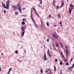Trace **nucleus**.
Instances as JSON below:
<instances>
[{"mask_svg":"<svg viewBox=\"0 0 74 74\" xmlns=\"http://www.w3.org/2000/svg\"><path fill=\"white\" fill-rule=\"evenodd\" d=\"M31 19H32V21H33V23H34V26L36 28H37V25H36V24L35 23V21H34V19L33 18V15H32V13L31 12Z\"/></svg>","mask_w":74,"mask_h":74,"instance_id":"obj_1","label":"nucleus"},{"mask_svg":"<svg viewBox=\"0 0 74 74\" xmlns=\"http://www.w3.org/2000/svg\"><path fill=\"white\" fill-rule=\"evenodd\" d=\"M9 3H10V1L8 0L6 1V6L7 9H8V8L9 7Z\"/></svg>","mask_w":74,"mask_h":74,"instance_id":"obj_2","label":"nucleus"},{"mask_svg":"<svg viewBox=\"0 0 74 74\" xmlns=\"http://www.w3.org/2000/svg\"><path fill=\"white\" fill-rule=\"evenodd\" d=\"M54 34H52V36L54 37L55 38H57L58 37H57V35H56V33L54 32Z\"/></svg>","mask_w":74,"mask_h":74,"instance_id":"obj_3","label":"nucleus"},{"mask_svg":"<svg viewBox=\"0 0 74 74\" xmlns=\"http://www.w3.org/2000/svg\"><path fill=\"white\" fill-rule=\"evenodd\" d=\"M47 58V56H46V55L45 54V53L44 58H43L44 60H48V58Z\"/></svg>","mask_w":74,"mask_h":74,"instance_id":"obj_4","label":"nucleus"},{"mask_svg":"<svg viewBox=\"0 0 74 74\" xmlns=\"http://www.w3.org/2000/svg\"><path fill=\"white\" fill-rule=\"evenodd\" d=\"M74 67V65H73L72 66H71V67H70L68 68V70H69V71H71V70L73 69V68Z\"/></svg>","mask_w":74,"mask_h":74,"instance_id":"obj_5","label":"nucleus"},{"mask_svg":"<svg viewBox=\"0 0 74 74\" xmlns=\"http://www.w3.org/2000/svg\"><path fill=\"white\" fill-rule=\"evenodd\" d=\"M2 7H3L4 8H7V6L6 7L5 6V4H4L3 3H2Z\"/></svg>","mask_w":74,"mask_h":74,"instance_id":"obj_6","label":"nucleus"},{"mask_svg":"<svg viewBox=\"0 0 74 74\" xmlns=\"http://www.w3.org/2000/svg\"><path fill=\"white\" fill-rule=\"evenodd\" d=\"M34 13L36 15V16H37L38 17H39L38 16V13H37V11H36V10H35L34 12Z\"/></svg>","mask_w":74,"mask_h":74,"instance_id":"obj_7","label":"nucleus"},{"mask_svg":"<svg viewBox=\"0 0 74 74\" xmlns=\"http://www.w3.org/2000/svg\"><path fill=\"white\" fill-rule=\"evenodd\" d=\"M66 58H68V56L67 55L69 53L68 52V51H67V49H66Z\"/></svg>","mask_w":74,"mask_h":74,"instance_id":"obj_8","label":"nucleus"},{"mask_svg":"<svg viewBox=\"0 0 74 74\" xmlns=\"http://www.w3.org/2000/svg\"><path fill=\"white\" fill-rule=\"evenodd\" d=\"M18 6V8H21V6L20 5V3H18L17 4Z\"/></svg>","mask_w":74,"mask_h":74,"instance_id":"obj_9","label":"nucleus"},{"mask_svg":"<svg viewBox=\"0 0 74 74\" xmlns=\"http://www.w3.org/2000/svg\"><path fill=\"white\" fill-rule=\"evenodd\" d=\"M40 27L41 28V29H42V30H44V25H40Z\"/></svg>","mask_w":74,"mask_h":74,"instance_id":"obj_10","label":"nucleus"},{"mask_svg":"<svg viewBox=\"0 0 74 74\" xmlns=\"http://www.w3.org/2000/svg\"><path fill=\"white\" fill-rule=\"evenodd\" d=\"M25 31H24L23 32L21 33V36L22 37H23V36H24V34H25Z\"/></svg>","mask_w":74,"mask_h":74,"instance_id":"obj_11","label":"nucleus"},{"mask_svg":"<svg viewBox=\"0 0 74 74\" xmlns=\"http://www.w3.org/2000/svg\"><path fill=\"white\" fill-rule=\"evenodd\" d=\"M71 11H72V10L70 8H69V13L70 14H71Z\"/></svg>","mask_w":74,"mask_h":74,"instance_id":"obj_12","label":"nucleus"},{"mask_svg":"<svg viewBox=\"0 0 74 74\" xmlns=\"http://www.w3.org/2000/svg\"><path fill=\"white\" fill-rule=\"evenodd\" d=\"M12 7L13 8V9L14 10H16V6H13Z\"/></svg>","mask_w":74,"mask_h":74,"instance_id":"obj_13","label":"nucleus"},{"mask_svg":"<svg viewBox=\"0 0 74 74\" xmlns=\"http://www.w3.org/2000/svg\"><path fill=\"white\" fill-rule=\"evenodd\" d=\"M21 29L22 31H24L25 30V28H24V27L22 26L21 27Z\"/></svg>","mask_w":74,"mask_h":74,"instance_id":"obj_14","label":"nucleus"},{"mask_svg":"<svg viewBox=\"0 0 74 74\" xmlns=\"http://www.w3.org/2000/svg\"><path fill=\"white\" fill-rule=\"evenodd\" d=\"M18 9L19 10V11L20 13H22V10H21V8H18Z\"/></svg>","mask_w":74,"mask_h":74,"instance_id":"obj_15","label":"nucleus"},{"mask_svg":"<svg viewBox=\"0 0 74 74\" xmlns=\"http://www.w3.org/2000/svg\"><path fill=\"white\" fill-rule=\"evenodd\" d=\"M21 23L22 24V25H25V21H23Z\"/></svg>","mask_w":74,"mask_h":74,"instance_id":"obj_16","label":"nucleus"},{"mask_svg":"<svg viewBox=\"0 0 74 74\" xmlns=\"http://www.w3.org/2000/svg\"><path fill=\"white\" fill-rule=\"evenodd\" d=\"M57 16H58V18H60V17H61V15H60V14H58Z\"/></svg>","mask_w":74,"mask_h":74,"instance_id":"obj_17","label":"nucleus"},{"mask_svg":"<svg viewBox=\"0 0 74 74\" xmlns=\"http://www.w3.org/2000/svg\"><path fill=\"white\" fill-rule=\"evenodd\" d=\"M64 60L65 63H66L67 62V59H64Z\"/></svg>","mask_w":74,"mask_h":74,"instance_id":"obj_18","label":"nucleus"},{"mask_svg":"<svg viewBox=\"0 0 74 74\" xmlns=\"http://www.w3.org/2000/svg\"><path fill=\"white\" fill-rule=\"evenodd\" d=\"M48 37H49V38H48L47 40V42H49V40L50 39V37H49V36H48Z\"/></svg>","mask_w":74,"mask_h":74,"instance_id":"obj_19","label":"nucleus"},{"mask_svg":"<svg viewBox=\"0 0 74 74\" xmlns=\"http://www.w3.org/2000/svg\"><path fill=\"white\" fill-rule=\"evenodd\" d=\"M56 47H58L59 46V44L58 42H57V43L56 44Z\"/></svg>","mask_w":74,"mask_h":74,"instance_id":"obj_20","label":"nucleus"},{"mask_svg":"<svg viewBox=\"0 0 74 74\" xmlns=\"http://www.w3.org/2000/svg\"><path fill=\"white\" fill-rule=\"evenodd\" d=\"M56 8L57 10H59V6H56Z\"/></svg>","mask_w":74,"mask_h":74,"instance_id":"obj_21","label":"nucleus"},{"mask_svg":"<svg viewBox=\"0 0 74 74\" xmlns=\"http://www.w3.org/2000/svg\"><path fill=\"white\" fill-rule=\"evenodd\" d=\"M46 24H47V26H49V22H47V23H46Z\"/></svg>","mask_w":74,"mask_h":74,"instance_id":"obj_22","label":"nucleus"},{"mask_svg":"<svg viewBox=\"0 0 74 74\" xmlns=\"http://www.w3.org/2000/svg\"><path fill=\"white\" fill-rule=\"evenodd\" d=\"M40 22L41 23L42 26H44V25H43V23H42V21H41V20H40Z\"/></svg>","mask_w":74,"mask_h":74,"instance_id":"obj_23","label":"nucleus"},{"mask_svg":"<svg viewBox=\"0 0 74 74\" xmlns=\"http://www.w3.org/2000/svg\"><path fill=\"white\" fill-rule=\"evenodd\" d=\"M61 4H62V5H64V3H63V1H62Z\"/></svg>","mask_w":74,"mask_h":74,"instance_id":"obj_24","label":"nucleus"},{"mask_svg":"<svg viewBox=\"0 0 74 74\" xmlns=\"http://www.w3.org/2000/svg\"><path fill=\"white\" fill-rule=\"evenodd\" d=\"M60 65H62V64H63V62H62V61H61V62H60Z\"/></svg>","mask_w":74,"mask_h":74,"instance_id":"obj_25","label":"nucleus"},{"mask_svg":"<svg viewBox=\"0 0 74 74\" xmlns=\"http://www.w3.org/2000/svg\"><path fill=\"white\" fill-rule=\"evenodd\" d=\"M40 73H43V71H42V69H41Z\"/></svg>","mask_w":74,"mask_h":74,"instance_id":"obj_26","label":"nucleus"},{"mask_svg":"<svg viewBox=\"0 0 74 74\" xmlns=\"http://www.w3.org/2000/svg\"><path fill=\"white\" fill-rule=\"evenodd\" d=\"M15 14L16 15H18V12H15Z\"/></svg>","mask_w":74,"mask_h":74,"instance_id":"obj_27","label":"nucleus"},{"mask_svg":"<svg viewBox=\"0 0 74 74\" xmlns=\"http://www.w3.org/2000/svg\"><path fill=\"white\" fill-rule=\"evenodd\" d=\"M54 71H55L56 70V66H54Z\"/></svg>","mask_w":74,"mask_h":74,"instance_id":"obj_28","label":"nucleus"},{"mask_svg":"<svg viewBox=\"0 0 74 74\" xmlns=\"http://www.w3.org/2000/svg\"><path fill=\"white\" fill-rule=\"evenodd\" d=\"M15 53H16L18 54V51H16Z\"/></svg>","mask_w":74,"mask_h":74,"instance_id":"obj_29","label":"nucleus"},{"mask_svg":"<svg viewBox=\"0 0 74 74\" xmlns=\"http://www.w3.org/2000/svg\"><path fill=\"white\" fill-rule=\"evenodd\" d=\"M38 7H39L40 8V7H41V6L40 5V4H38Z\"/></svg>","mask_w":74,"mask_h":74,"instance_id":"obj_30","label":"nucleus"},{"mask_svg":"<svg viewBox=\"0 0 74 74\" xmlns=\"http://www.w3.org/2000/svg\"><path fill=\"white\" fill-rule=\"evenodd\" d=\"M42 3V0H40V4H41Z\"/></svg>","mask_w":74,"mask_h":74,"instance_id":"obj_31","label":"nucleus"},{"mask_svg":"<svg viewBox=\"0 0 74 74\" xmlns=\"http://www.w3.org/2000/svg\"><path fill=\"white\" fill-rule=\"evenodd\" d=\"M61 55L63 58H64V55H63V54H62V55Z\"/></svg>","mask_w":74,"mask_h":74,"instance_id":"obj_32","label":"nucleus"},{"mask_svg":"<svg viewBox=\"0 0 74 74\" xmlns=\"http://www.w3.org/2000/svg\"><path fill=\"white\" fill-rule=\"evenodd\" d=\"M69 63H68V62H67L65 64V65H69Z\"/></svg>","mask_w":74,"mask_h":74,"instance_id":"obj_33","label":"nucleus"},{"mask_svg":"<svg viewBox=\"0 0 74 74\" xmlns=\"http://www.w3.org/2000/svg\"><path fill=\"white\" fill-rule=\"evenodd\" d=\"M55 60V61H56V62H58V59H56Z\"/></svg>","mask_w":74,"mask_h":74,"instance_id":"obj_34","label":"nucleus"},{"mask_svg":"<svg viewBox=\"0 0 74 74\" xmlns=\"http://www.w3.org/2000/svg\"><path fill=\"white\" fill-rule=\"evenodd\" d=\"M49 57H51V55L50 54H49Z\"/></svg>","mask_w":74,"mask_h":74,"instance_id":"obj_35","label":"nucleus"},{"mask_svg":"<svg viewBox=\"0 0 74 74\" xmlns=\"http://www.w3.org/2000/svg\"><path fill=\"white\" fill-rule=\"evenodd\" d=\"M60 25L61 26H62V22H60Z\"/></svg>","mask_w":74,"mask_h":74,"instance_id":"obj_36","label":"nucleus"},{"mask_svg":"<svg viewBox=\"0 0 74 74\" xmlns=\"http://www.w3.org/2000/svg\"><path fill=\"white\" fill-rule=\"evenodd\" d=\"M47 53H49V49H48V51L47 52Z\"/></svg>","mask_w":74,"mask_h":74,"instance_id":"obj_37","label":"nucleus"},{"mask_svg":"<svg viewBox=\"0 0 74 74\" xmlns=\"http://www.w3.org/2000/svg\"><path fill=\"white\" fill-rule=\"evenodd\" d=\"M11 69H12V68H10L9 69V71H10L11 70Z\"/></svg>","mask_w":74,"mask_h":74,"instance_id":"obj_38","label":"nucleus"},{"mask_svg":"<svg viewBox=\"0 0 74 74\" xmlns=\"http://www.w3.org/2000/svg\"><path fill=\"white\" fill-rule=\"evenodd\" d=\"M4 14H5V13H6V11H5V10H4Z\"/></svg>","mask_w":74,"mask_h":74,"instance_id":"obj_39","label":"nucleus"},{"mask_svg":"<svg viewBox=\"0 0 74 74\" xmlns=\"http://www.w3.org/2000/svg\"><path fill=\"white\" fill-rule=\"evenodd\" d=\"M63 5H62L61 4V6H60V7H63Z\"/></svg>","mask_w":74,"mask_h":74,"instance_id":"obj_40","label":"nucleus"},{"mask_svg":"<svg viewBox=\"0 0 74 74\" xmlns=\"http://www.w3.org/2000/svg\"><path fill=\"white\" fill-rule=\"evenodd\" d=\"M52 45L53 47H54V44H53V43H52Z\"/></svg>","mask_w":74,"mask_h":74,"instance_id":"obj_41","label":"nucleus"},{"mask_svg":"<svg viewBox=\"0 0 74 74\" xmlns=\"http://www.w3.org/2000/svg\"><path fill=\"white\" fill-rule=\"evenodd\" d=\"M72 5V4H70V7H71V6Z\"/></svg>","mask_w":74,"mask_h":74,"instance_id":"obj_42","label":"nucleus"},{"mask_svg":"<svg viewBox=\"0 0 74 74\" xmlns=\"http://www.w3.org/2000/svg\"><path fill=\"white\" fill-rule=\"evenodd\" d=\"M60 52H61V55L63 54V53H62V51H61Z\"/></svg>","mask_w":74,"mask_h":74,"instance_id":"obj_43","label":"nucleus"},{"mask_svg":"<svg viewBox=\"0 0 74 74\" xmlns=\"http://www.w3.org/2000/svg\"><path fill=\"white\" fill-rule=\"evenodd\" d=\"M53 50H54L55 51H56V49H55V48L54 47L53 48Z\"/></svg>","mask_w":74,"mask_h":74,"instance_id":"obj_44","label":"nucleus"},{"mask_svg":"<svg viewBox=\"0 0 74 74\" xmlns=\"http://www.w3.org/2000/svg\"><path fill=\"white\" fill-rule=\"evenodd\" d=\"M72 60H73V58H71V62L72 61Z\"/></svg>","mask_w":74,"mask_h":74,"instance_id":"obj_45","label":"nucleus"},{"mask_svg":"<svg viewBox=\"0 0 74 74\" xmlns=\"http://www.w3.org/2000/svg\"><path fill=\"white\" fill-rule=\"evenodd\" d=\"M62 49H63V45H62Z\"/></svg>","mask_w":74,"mask_h":74,"instance_id":"obj_46","label":"nucleus"},{"mask_svg":"<svg viewBox=\"0 0 74 74\" xmlns=\"http://www.w3.org/2000/svg\"><path fill=\"white\" fill-rule=\"evenodd\" d=\"M49 18H51V15H49Z\"/></svg>","mask_w":74,"mask_h":74,"instance_id":"obj_47","label":"nucleus"},{"mask_svg":"<svg viewBox=\"0 0 74 74\" xmlns=\"http://www.w3.org/2000/svg\"><path fill=\"white\" fill-rule=\"evenodd\" d=\"M55 1H53V4H55Z\"/></svg>","mask_w":74,"mask_h":74,"instance_id":"obj_48","label":"nucleus"},{"mask_svg":"<svg viewBox=\"0 0 74 74\" xmlns=\"http://www.w3.org/2000/svg\"><path fill=\"white\" fill-rule=\"evenodd\" d=\"M71 7H72V8L74 7V5H72V6H71Z\"/></svg>","mask_w":74,"mask_h":74,"instance_id":"obj_49","label":"nucleus"},{"mask_svg":"<svg viewBox=\"0 0 74 74\" xmlns=\"http://www.w3.org/2000/svg\"><path fill=\"white\" fill-rule=\"evenodd\" d=\"M65 48H66V49H67V46H66Z\"/></svg>","mask_w":74,"mask_h":74,"instance_id":"obj_50","label":"nucleus"},{"mask_svg":"<svg viewBox=\"0 0 74 74\" xmlns=\"http://www.w3.org/2000/svg\"><path fill=\"white\" fill-rule=\"evenodd\" d=\"M23 21H25L26 20V19L25 18H23Z\"/></svg>","mask_w":74,"mask_h":74,"instance_id":"obj_51","label":"nucleus"},{"mask_svg":"<svg viewBox=\"0 0 74 74\" xmlns=\"http://www.w3.org/2000/svg\"><path fill=\"white\" fill-rule=\"evenodd\" d=\"M45 72H46V73H48V71H47V70H46V71H45Z\"/></svg>","mask_w":74,"mask_h":74,"instance_id":"obj_52","label":"nucleus"},{"mask_svg":"<svg viewBox=\"0 0 74 74\" xmlns=\"http://www.w3.org/2000/svg\"><path fill=\"white\" fill-rule=\"evenodd\" d=\"M10 73V71H8V74H9V73Z\"/></svg>","mask_w":74,"mask_h":74,"instance_id":"obj_53","label":"nucleus"},{"mask_svg":"<svg viewBox=\"0 0 74 74\" xmlns=\"http://www.w3.org/2000/svg\"><path fill=\"white\" fill-rule=\"evenodd\" d=\"M71 10H73V9H74V8H71Z\"/></svg>","mask_w":74,"mask_h":74,"instance_id":"obj_54","label":"nucleus"},{"mask_svg":"<svg viewBox=\"0 0 74 74\" xmlns=\"http://www.w3.org/2000/svg\"><path fill=\"white\" fill-rule=\"evenodd\" d=\"M26 9V8H23L22 9V10H25Z\"/></svg>","mask_w":74,"mask_h":74,"instance_id":"obj_55","label":"nucleus"},{"mask_svg":"<svg viewBox=\"0 0 74 74\" xmlns=\"http://www.w3.org/2000/svg\"><path fill=\"white\" fill-rule=\"evenodd\" d=\"M33 8L34 10H35V8Z\"/></svg>","mask_w":74,"mask_h":74,"instance_id":"obj_56","label":"nucleus"},{"mask_svg":"<svg viewBox=\"0 0 74 74\" xmlns=\"http://www.w3.org/2000/svg\"><path fill=\"white\" fill-rule=\"evenodd\" d=\"M47 70L48 71H49V69H47Z\"/></svg>","mask_w":74,"mask_h":74,"instance_id":"obj_57","label":"nucleus"},{"mask_svg":"<svg viewBox=\"0 0 74 74\" xmlns=\"http://www.w3.org/2000/svg\"><path fill=\"white\" fill-rule=\"evenodd\" d=\"M1 55H3V53H1Z\"/></svg>","mask_w":74,"mask_h":74,"instance_id":"obj_58","label":"nucleus"},{"mask_svg":"<svg viewBox=\"0 0 74 74\" xmlns=\"http://www.w3.org/2000/svg\"><path fill=\"white\" fill-rule=\"evenodd\" d=\"M24 53H26V51L25 50L24 51Z\"/></svg>","mask_w":74,"mask_h":74,"instance_id":"obj_59","label":"nucleus"},{"mask_svg":"<svg viewBox=\"0 0 74 74\" xmlns=\"http://www.w3.org/2000/svg\"><path fill=\"white\" fill-rule=\"evenodd\" d=\"M64 52H65V53H66V51H65V50L64 49Z\"/></svg>","mask_w":74,"mask_h":74,"instance_id":"obj_60","label":"nucleus"},{"mask_svg":"<svg viewBox=\"0 0 74 74\" xmlns=\"http://www.w3.org/2000/svg\"><path fill=\"white\" fill-rule=\"evenodd\" d=\"M19 62H21V61L19 60Z\"/></svg>","mask_w":74,"mask_h":74,"instance_id":"obj_61","label":"nucleus"},{"mask_svg":"<svg viewBox=\"0 0 74 74\" xmlns=\"http://www.w3.org/2000/svg\"><path fill=\"white\" fill-rule=\"evenodd\" d=\"M44 47L45 48V46H44Z\"/></svg>","mask_w":74,"mask_h":74,"instance_id":"obj_62","label":"nucleus"},{"mask_svg":"<svg viewBox=\"0 0 74 74\" xmlns=\"http://www.w3.org/2000/svg\"><path fill=\"white\" fill-rule=\"evenodd\" d=\"M60 44H61V45H62V43H60Z\"/></svg>","mask_w":74,"mask_h":74,"instance_id":"obj_63","label":"nucleus"},{"mask_svg":"<svg viewBox=\"0 0 74 74\" xmlns=\"http://www.w3.org/2000/svg\"><path fill=\"white\" fill-rule=\"evenodd\" d=\"M60 74H62V73L61 72V73H60Z\"/></svg>","mask_w":74,"mask_h":74,"instance_id":"obj_64","label":"nucleus"}]
</instances>
